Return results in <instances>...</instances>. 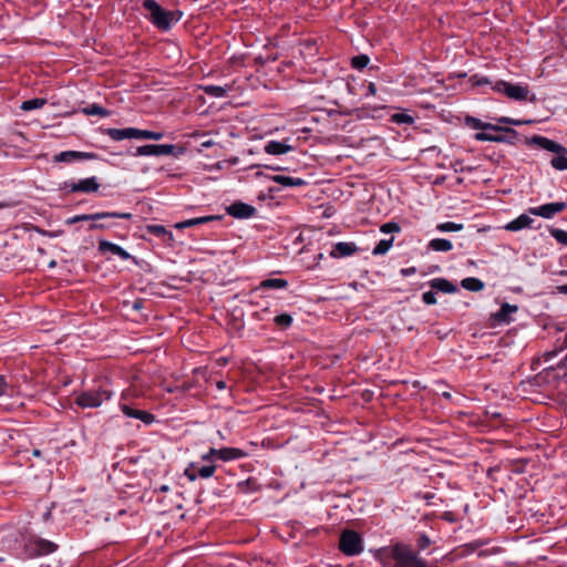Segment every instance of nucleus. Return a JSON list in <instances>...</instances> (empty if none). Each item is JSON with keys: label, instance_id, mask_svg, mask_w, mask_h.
<instances>
[{"label": "nucleus", "instance_id": "3", "mask_svg": "<svg viewBox=\"0 0 567 567\" xmlns=\"http://www.w3.org/2000/svg\"><path fill=\"white\" fill-rule=\"evenodd\" d=\"M391 555L395 561V567H426V563L402 543L392 546Z\"/></svg>", "mask_w": 567, "mask_h": 567}, {"label": "nucleus", "instance_id": "18", "mask_svg": "<svg viewBox=\"0 0 567 567\" xmlns=\"http://www.w3.org/2000/svg\"><path fill=\"white\" fill-rule=\"evenodd\" d=\"M120 409L125 416L141 420L144 424H152L155 421V416L152 413L134 409L128 404L121 403Z\"/></svg>", "mask_w": 567, "mask_h": 567}, {"label": "nucleus", "instance_id": "9", "mask_svg": "<svg viewBox=\"0 0 567 567\" xmlns=\"http://www.w3.org/2000/svg\"><path fill=\"white\" fill-rule=\"evenodd\" d=\"M105 218H123V219H131L132 214L131 213H117V212H101L95 214H89V215H75L73 217H70L65 220V224L72 225L79 221H96Z\"/></svg>", "mask_w": 567, "mask_h": 567}, {"label": "nucleus", "instance_id": "6", "mask_svg": "<svg viewBox=\"0 0 567 567\" xmlns=\"http://www.w3.org/2000/svg\"><path fill=\"white\" fill-rule=\"evenodd\" d=\"M56 548L58 545L55 543L37 536H31L24 543V549L29 557L49 555L55 551Z\"/></svg>", "mask_w": 567, "mask_h": 567}, {"label": "nucleus", "instance_id": "49", "mask_svg": "<svg viewBox=\"0 0 567 567\" xmlns=\"http://www.w3.org/2000/svg\"><path fill=\"white\" fill-rule=\"evenodd\" d=\"M109 228V225L106 224H99V223H92L90 226H89V230H95V229H106Z\"/></svg>", "mask_w": 567, "mask_h": 567}, {"label": "nucleus", "instance_id": "13", "mask_svg": "<svg viewBox=\"0 0 567 567\" xmlns=\"http://www.w3.org/2000/svg\"><path fill=\"white\" fill-rule=\"evenodd\" d=\"M566 206L567 205L564 202L548 203L538 207H532L528 209V213L534 216H540L543 218L550 219L556 214L563 212Z\"/></svg>", "mask_w": 567, "mask_h": 567}, {"label": "nucleus", "instance_id": "20", "mask_svg": "<svg viewBox=\"0 0 567 567\" xmlns=\"http://www.w3.org/2000/svg\"><path fill=\"white\" fill-rule=\"evenodd\" d=\"M505 134H488L485 132H478L474 135V138L478 142H496V143H512L516 138L517 134L513 136L511 133L504 132Z\"/></svg>", "mask_w": 567, "mask_h": 567}, {"label": "nucleus", "instance_id": "1", "mask_svg": "<svg viewBox=\"0 0 567 567\" xmlns=\"http://www.w3.org/2000/svg\"><path fill=\"white\" fill-rule=\"evenodd\" d=\"M143 7L150 12V21L159 30L167 31L179 20V16L164 10L155 0H144Z\"/></svg>", "mask_w": 567, "mask_h": 567}, {"label": "nucleus", "instance_id": "29", "mask_svg": "<svg viewBox=\"0 0 567 567\" xmlns=\"http://www.w3.org/2000/svg\"><path fill=\"white\" fill-rule=\"evenodd\" d=\"M427 247L433 251L446 252L453 249V244L445 238H434L429 241Z\"/></svg>", "mask_w": 567, "mask_h": 567}, {"label": "nucleus", "instance_id": "48", "mask_svg": "<svg viewBox=\"0 0 567 567\" xmlns=\"http://www.w3.org/2000/svg\"><path fill=\"white\" fill-rule=\"evenodd\" d=\"M8 389V383L4 377L0 375V396L4 395Z\"/></svg>", "mask_w": 567, "mask_h": 567}, {"label": "nucleus", "instance_id": "14", "mask_svg": "<svg viewBox=\"0 0 567 567\" xmlns=\"http://www.w3.org/2000/svg\"><path fill=\"white\" fill-rule=\"evenodd\" d=\"M96 154L87 153V152H78V151H64L55 154L53 156V162L55 163H72L75 161H87L95 159Z\"/></svg>", "mask_w": 567, "mask_h": 567}, {"label": "nucleus", "instance_id": "21", "mask_svg": "<svg viewBox=\"0 0 567 567\" xmlns=\"http://www.w3.org/2000/svg\"><path fill=\"white\" fill-rule=\"evenodd\" d=\"M99 250L103 254L111 252L113 255H116L123 260H127L131 258V255L124 248L104 239L99 241Z\"/></svg>", "mask_w": 567, "mask_h": 567}, {"label": "nucleus", "instance_id": "2", "mask_svg": "<svg viewBox=\"0 0 567 567\" xmlns=\"http://www.w3.org/2000/svg\"><path fill=\"white\" fill-rule=\"evenodd\" d=\"M113 391L105 385L80 392L75 396V404L82 409H96L111 400Z\"/></svg>", "mask_w": 567, "mask_h": 567}, {"label": "nucleus", "instance_id": "32", "mask_svg": "<svg viewBox=\"0 0 567 567\" xmlns=\"http://www.w3.org/2000/svg\"><path fill=\"white\" fill-rule=\"evenodd\" d=\"M288 287V281L280 278H269L260 282V289H285Z\"/></svg>", "mask_w": 567, "mask_h": 567}, {"label": "nucleus", "instance_id": "47", "mask_svg": "<svg viewBox=\"0 0 567 567\" xmlns=\"http://www.w3.org/2000/svg\"><path fill=\"white\" fill-rule=\"evenodd\" d=\"M472 81L477 86L485 85V84H491V81L486 76L474 75L472 78Z\"/></svg>", "mask_w": 567, "mask_h": 567}, {"label": "nucleus", "instance_id": "17", "mask_svg": "<svg viewBox=\"0 0 567 567\" xmlns=\"http://www.w3.org/2000/svg\"><path fill=\"white\" fill-rule=\"evenodd\" d=\"M69 187L73 193H94L100 188V184L96 177H89L79 182H72Z\"/></svg>", "mask_w": 567, "mask_h": 567}, {"label": "nucleus", "instance_id": "26", "mask_svg": "<svg viewBox=\"0 0 567 567\" xmlns=\"http://www.w3.org/2000/svg\"><path fill=\"white\" fill-rule=\"evenodd\" d=\"M292 146L286 142L269 141L265 145V152L270 155H281L290 152Z\"/></svg>", "mask_w": 567, "mask_h": 567}, {"label": "nucleus", "instance_id": "5", "mask_svg": "<svg viewBox=\"0 0 567 567\" xmlns=\"http://www.w3.org/2000/svg\"><path fill=\"white\" fill-rule=\"evenodd\" d=\"M246 456H247V453L237 447H221V449L210 447L207 453L202 455V461L214 463V460L217 458L223 462H229V461L240 460Z\"/></svg>", "mask_w": 567, "mask_h": 567}, {"label": "nucleus", "instance_id": "11", "mask_svg": "<svg viewBox=\"0 0 567 567\" xmlns=\"http://www.w3.org/2000/svg\"><path fill=\"white\" fill-rule=\"evenodd\" d=\"M327 100L328 102L338 105L340 95L344 92H350V84L347 83L342 78H337L327 84Z\"/></svg>", "mask_w": 567, "mask_h": 567}, {"label": "nucleus", "instance_id": "45", "mask_svg": "<svg viewBox=\"0 0 567 567\" xmlns=\"http://www.w3.org/2000/svg\"><path fill=\"white\" fill-rule=\"evenodd\" d=\"M422 300L426 305H435L436 303V297L434 291H425L422 295Z\"/></svg>", "mask_w": 567, "mask_h": 567}, {"label": "nucleus", "instance_id": "39", "mask_svg": "<svg viewBox=\"0 0 567 567\" xmlns=\"http://www.w3.org/2000/svg\"><path fill=\"white\" fill-rule=\"evenodd\" d=\"M369 62H370V59L365 54H360V55L353 56L351 59V65H352V68H354L357 70H362L363 68H365L369 64Z\"/></svg>", "mask_w": 567, "mask_h": 567}, {"label": "nucleus", "instance_id": "28", "mask_svg": "<svg viewBox=\"0 0 567 567\" xmlns=\"http://www.w3.org/2000/svg\"><path fill=\"white\" fill-rule=\"evenodd\" d=\"M430 286L432 289L442 291L445 293H453L456 291V287L451 281H449L447 279H444V278H435V279L431 280Z\"/></svg>", "mask_w": 567, "mask_h": 567}, {"label": "nucleus", "instance_id": "33", "mask_svg": "<svg viewBox=\"0 0 567 567\" xmlns=\"http://www.w3.org/2000/svg\"><path fill=\"white\" fill-rule=\"evenodd\" d=\"M461 285L464 289L470 291H481L484 288V282L474 277L463 279Z\"/></svg>", "mask_w": 567, "mask_h": 567}, {"label": "nucleus", "instance_id": "23", "mask_svg": "<svg viewBox=\"0 0 567 567\" xmlns=\"http://www.w3.org/2000/svg\"><path fill=\"white\" fill-rule=\"evenodd\" d=\"M255 212L256 209L252 206L245 203H234L228 208L229 215L236 218H249Z\"/></svg>", "mask_w": 567, "mask_h": 567}, {"label": "nucleus", "instance_id": "58", "mask_svg": "<svg viewBox=\"0 0 567 567\" xmlns=\"http://www.w3.org/2000/svg\"><path fill=\"white\" fill-rule=\"evenodd\" d=\"M322 111H323V112H327V114H328L329 116H330V115H332V113H333V110H331V109L321 107V112H322Z\"/></svg>", "mask_w": 567, "mask_h": 567}, {"label": "nucleus", "instance_id": "8", "mask_svg": "<svg viewBox=\"0 0 567 567\" xmlns=\"http://www.w3.org/2000/svg\"><path fill=\"white\" fill-rule=\"evenodd\" d=\"M492 90L505 94L507 97L516 101H523L527 99L528 87L519 84H512L506 81H497L492 86Z\"/></svg>", "mask_w": 567, "mask_h": 567}, {"label": "nucleus", "instance_id": "36", "mask_svg": "<svg viewBox=\"0 0 567 567\" xmlns=\"http://www.w3.org/2000/svg\"><path fill=\"white\" fill-rule=\"evenodd\" d=\"M392 245H393V238L382 239L373 248L372 254L374 256L384 255V254H386L389 251V249L392 247Z\"/></svg>", "mask_w": 567, "mask_h": 567}, {"label": "nucleus", "instance_id": "43", "mask_svg": "<svg viewBox=\"0 0 567 567\" xmlns=\"http://www.w3.org/2000/svg\"><path fill=\"white\" fill-rule=\"evenodd\" d=\"M275 322H276V324H278L280 327L287 328L291 324L292 318H291V316H289L287 313H282V315L275 317Z\"/></svg>", "mask_w": 567, "mask_h": 567}, {"label": "nucleus", "instance_id": "38", "mask_svg": "<svg viewBox=\"0 0 567 567\" xmlns=\"http://www.w3.org/2000/svg\"><path fill=\"white\" fill-rule=\"evenodd\" d=\"M164 137L163 132H155L138 128V138L159 141Z\"/></svg>", "mask_w": 567, "mask_h": 567}, {"label": "nucleus", "instance_id": "34", "mask_svg": "<svg viewBox=\"0 0 567 567\" xmlns=\"http://www.w3.org/2000/svg\"><path fill=\"white\" fill-rule=\"evenodd\" d=\"M82 113H84L85 115H99L102 117L110 115V112L106 109L97 104H90L86 107H83Z\"/></svg>", "mask_w": 567, "mask_h": 567}, {"label": "nucleus", "instance_id": "19", "mask_svg": "<svg viewBox=\"0 0 567 567\" xmlns=\"http://www.w3.org/2000/svg\"><path fill=\"white\" fill-rule=\"evenodd\" d=\"M106 135L113 141H123L126 138H138V128L126 127V128H107Z\"/></svg>", "mask_w": 567, "mask_h": 567}, {"label": "nucleus", "instance_id": "54", "mask_svg": "<svg viewBox=\"0 0 567 567\" xmlns=\"http://www.w3.org/2000/svg\"><path fill=\"white\" fill-rule=\"evenodd\" d=\"M567 348V332L564 334V339L560 344V349Z\"/></svg>", "mask_w": 567, "mask_h": 567}, {"label": "nucleus", "instance_id": "55", "mask_svg": "<svg viewBox=\"0 0 567 567\" xmlns=\"http://www.w3.org/2000/svg\"><path fill=\"white\" fill-rule=\"evenodd\" d=\"M213 145H214V142H213V141H210V140H209V141H205V142H203V143H202V146H203V147H206V148H207V147H210V146H213Z\"/></svg>", "mask_w": 567, "mask_h": 567}, {"label": "nucleus", "instance_id": "61", "mask_svg": "<svg viewBox=\"0 0 567 567\" xmlns=\"http://www.w3.org/2000/svg\"><path fill=\"white\" fill-rule=\"evenodd\" d=\"M33 454H34L35 456H39V455H40V451H39V450H34V451H33Z\"/></svg>", "mask_w": 567, "mask_h": 567}, {"label": "nucleus", "instance_id": "42", "mask_svg": "<svg viewBox=\"0 0 567 567\" xmlns=\"http://www.w3.org/2000/svg\"><path fill=\"white\" fill-rule=\"evenodd\" d=\"M381 233L383 234H390V233H399L401 230L398 223L390 221L385 223L380 227Z\"/></svg>", "mask_w": 567, "mask_h": 567}, {"label": "nucleus", "instance_id": "30", "mask_svg": "<svg viewBox=\"0 0 567 567\" xmlns=\"http://www.w3.org/2000/svg\"><path fill=\"white\" fill-rule=\"evenodd\" d=\"M204 93L212 97L220 99L226 96V94L230 91V86H219V85H204L202 86Z\"/></svg>", "mask_w": 567, "mask_h": 567}, {"label": "nucleus", "instance_id": "7", "mask_svg": "<svg viewBox=\"0 0 567 567\" xmlns=\"http://www.w3.org/2000/svg\"><path fill=\"white\" fill-rule=\"evenodd\" d=\"M22 535L14 527L0 528V553H12L19 546ZM3 558L0 557V561Z\"/></svg>", "mask_w": 567, "mask_h": 567}, {"label": "nucleus", "instance_id": "31", "mask_svg": "<svg viewBox=\"0 0 567 567\" xmlns=\"http://www.w3.org/2000/svg\"><path fill=\"white\" fill-rule=\"evenodd\" d=\"M271 181L285 187L301 186L305 184V182L301 178H293L285 175H275L271 177Z\"/></svg>", "mask_w": 567, "mask_h": 567}, {"label": "nucleus", "instance_id": "46", "mask_svg": "<svg viewBox=\"0 0 567 567\" xmlns=\"http://www.w3.org/2000/svg\"><path fill=\"white\" fill-rule=\"evenodd\" d=\"M148 230L150 233L154 234V235H157V236H161V235H165L166 234V229L164 226L162 225H152V226H148Z\"/></svg>", "mask_w": 567, "mask_h": 567}, {"label": "nucleus", "instance_id": "22", "mask_svg": "<svg viewBox=\"0 0 567 567\" xmlns=\"http://www.w3.org/2000/svg\"><path fill=\"white\" fill-rule=\"evenodd\" d=\"M358 247L353 243L340 241L336 244L330 251L332 258L348 257L357 252Z\"/></svg>", "mask_w": 567, "mask_h": 567}, {"label": "nucleus", "instance_id": "56", "mask_svg": "<svg viewBox=\"0 0 567 567\" xmlns=\"http://www.w3.org/2000/svg\"><path fill=\"white\" fill-rule=\"evenodd\" d=\"M558 290L563 293H566L567 295V284L566 285H563V286H559L558 287Z\"/></svg>", "mask_w": 567, "mask_h": 567}, {"label": "nucleus", "instance_id": "52", "mask_svg": "<svg viewBox=\"0 0 567 567\" xmlns=\"http://www.w3.org/2000/svg\"><path fill=\"white\" fill-rule=\"evenodd\" d=\"M333 214H334L333 208H332V207H327V208L324 209V212H323V214H322V215H323L324 217H331V216H333Z\"/></svg>", "mask_w": 567, "mask_h": 567}, {"label": "nucleus", "instance_id": "57", "mask_svg": "<svg viewBox=\"0 0 567 567\" xmlns=\"http://www.w3.org/2000/svg\"><path fill=\"white\" fill-rule=\"evenodd\" d=\"M217 388L220 389V390L225 389L226 388L225 382L224 381H218L217 382Z\"/></svg>", "mask_w": 567, "mask_h": 567}, {"label": "nucleus", "instance_id": "12", "mask_svg": "<svg viewBox=\"0 0 567 567\" xmlns=\"http://www.w3.org/2000/svg\"><path fill=\"white\" fill-rule=\"evenodd\" d=\"M175 146L169 144H150L138 146L134 153V156H163L171 155L174 152Z\"/></svg>", "mask_w": 567, "mask_h": 567}, {"label": "nucleus", "instance_id": "15", "mask_svg": "<svg viewBox=\"0 0 567 567\" xmlns=\"http://www.w3.org/2000/svg\"><path fill=\"white\" fill-rule=\"evenodd\" d=\"M465 124L474 130H491L494 132H507V133H511L513 136L516 135V131L513 128L502 127V126L494 125L491 123H485V122L481 121L480 118H476L473 116H466Z\"/></svg>", "mask_w": 567, "mask_h": 567}, {"label": "nucleus", "instance_id": "59", "mask_svg": "<svg viewBox=\"0 0 567 567\" xmlns=\"http://www.w3.org/2000/svg\"><path fill=\"white\" fill-rule=\"evenodd\" d=\"M403 274L408 275V274H411V272H414V269H404L402 270Z\"/></svg>", "mask_w": 567, "mask_h": 567}, {"label": "nucleus", "instance_id": "40", "mask_svg": "<svg viewBox=\"0 0 567 567\" xmlns=\"http://www.w3.org/2000/svg\"><path fill=\"white\" fill-rule=\"evenodd\" d=\"M550 235L559 243L567 246V231L559 228H550Z\"/></svg>", "mask_w": 567, "mask_h": 567}, {"label": "nucleus", "instance_id": "10", "mask_svg": "<svg viewBox=\"0 0 567 567\" xmlns=\"http://www.w3.org/2000/svg\"><path fill=\"white\" fill-rule=\"evenodd\" d=\"M206 464L200 465L197 462L189 463L185 468L184 474L189 481H195L196 478H209L214 475L216 471V465L213 462H205Z\"/></svg>", "mask_w": 567, "mask_h": 567}, {"label": "nucleus", "instance_id": "25", "mask_svg": "<svg viewBox=\"0 0 567 567\" xmlns=\"http://www.w3.org/2000/svg\"><path fill=\"white\" fill-rule=\"evenodd\" d=\"M530 142L539 146L540 148L553 153H560L565 151V148L560 144L544 136H533Z\"/></svg>", "mask_w": 567, "mask_h": 567}, {"label": "nucleus", "instance_id": "51", "mask_svg": "<svg viewBox=\"0 0 567 567\" xmlns=\"http://www.w3.org/2000/svg\"><path fill=\"white\" fill-rule=\"evenodd\" d=\"M530 123H533V121H530V120L529 121H519V120H514V118L512 120V124L517 125V126L523 125V124H530Z\"/></svg>", "mask_w": 567, "mask_h": 567}, {"label": "nucleus", "instance_id": "41", "mask_svg": "<svg viewBox=\"0 0 567 567\" xmlns=\"http://www.w3.org/2000/svg\"><path fill=\"white\" fill-rule=\"evenodd\" d=\"M550 164H551V166L554 168H556L558 171L567 169V157H565V156H555L550 161Z\"/></svg>", "mask_w": 567, "mask_h": 567}, {"label": "nucleus", "instance_id": "27", "mask_svg": "<svg viewBox=\"0 0 567 567\" xmlns=\"http://www.w3.org/2000/svg\"><path fill=\"white\" fill-rule=\"evenodd\" d=\"M218 218H219L218 216L196 217V218L185 219L183 221L176 223L174 227L176 229H184V228H188V227H194V226H197V225L206 224L208 221H212V220H215V219H218Z\"/></svg>", "mask_w": 567, "mask_h": 567}, {"label": "nucleus", "instance_id": "44", "mask_svg": "<svg viewBox=\"0 0 567 567\" xmlns=\"http://www.w3.org/2000/svg\"><path fill=\"white\" fill-rule=\"evenodd\" d=\"M432 544L431 539L425 534H420L416 539L419 550L426 549Z\"/></svg>", "mask_w": 567, "mask_h": 567}, {"label": "nucleus", "instance_id": "50", "mask_svg": "<svg viewBox=\"0 0 567 567\" xmlns=\"http://www.w3.org/2000/svg\"><path fill=\"white\" fill-rule=\"evenodd\" d=\"M375 93H377V86H375V84L373 82H370L368 84V89H367L365 95L370 96V95H374Z\"/></svg>", "mask_w": 567, "mask_h": 567}, {"label": "nucleus", "instance_id": "60", "mask_svg": "<svg viewBox=\"0 0 567 567\" xmlns=\"http://www.w3.org/2000/svg\"><path fill=\"white\" fill-rule=\"evenodd\" d=\"M266 167L269 168V169H272V171H279L280 169V167H278V166H266Z\"/></svg>", "mask_w": 567, "mask_h": 567}, {"label": "nucleus", "instance_id": "24", "mask_svg": "<svg viewBox=\"0 0 567 567\" xmlns=\"http://www.w3.org/2000/svg\"><path fill=\"white\" fill-rule=\"evenodd\" d=\"M534 223V219L530 217V214L527 212V214H522L514 220L509 221L505 229L509 231H518L524 228L532 227V224Z\"/></svg>", "mask_w": 567, "mask_h": 567}, {"label": "nucleus", "instance_id": "35", "mask_svg": "<svg viewBox=\"0 0 567 567\" xmlns=\"http://www.w3.org/2000/svg\"><path fill=\"white\" fill-rule=\"evenodd\" d=\"M45 103H47V101L44 99H40V97L27 100V101L22 102L21 110L32 111V110L41 109Z\"/></svg>", "mask_w": 567, "mask_h": 567}, {"label": "nucleus", "instance_id": "37", "mask_svg": "<svg viewBox=\"0 0 567 567\" xmlns=\"http://www.w3.org/2000/svg\"><path fill=\"white\" fill-rule=\"evenodd\" d=\"M463 224H457L453 221H446L441 223L436 226V229L442 233H450V231H460L463 229Z\"/></svg>", "mask_w": 567, "mask_h": 567}, {"label": "nucleus", "instance_id": "62", "mask_svg": "<svg viewBox=\"0 0 567 567\" xmlns=\"http://www.w3.org/2000/svg\"><path fill=\"white\" fill-rule=\"evenodd\" d=\"M49 516H50V512H47V513L44 514V518H45V519H48V517H49Z\"/></svg>", "mask_w": 567, "mask_h": 567}, {"label": "nucleus", "instance_id": "4", "mask_svg": "<svg viewBox=\"0 0 567 567\" xmlns=\"http://www.w3.org/2000/svg\"><path fill=\"white\" fill-rule=\"evenodd\" d=\"M339 549L347 556L361 554L363 551L361 536L354 530H343L339 539Z\"/></svg>", "mask_w": 567, "mask_h": 567}, {"label": "nucleus", "instance_id": "16", "mask_svg": "<svg viewBox=\"0 0 567 567\" xmlns=\"http://www.w3.org/2000/svg\"><path fill=\"white\" fill-rule=\"evenodd\" d=\"M518 311L516 305L503 303L499 310L491 316L494 324H506L512 321V315Z\"/></svg>", "mask_w": 567, "mask_h": 567}, {"label": "nucleus", "instance_id": "53", "mask_svg": "<svg viewBox=\"0 0 567 567\" xmlns=\"http://www.w3.org/2000/svg\"><path fill=\"white\" fill-rule=\"evenodd\" d=\"M512 120L511 117H507V116H502L499 117L497 121L502 124H512Z\"/></svg>", "mask_w": 567, "mask_h": 567}]
</instances>
